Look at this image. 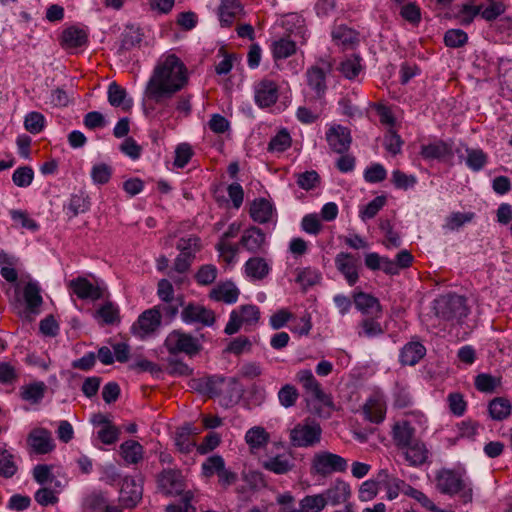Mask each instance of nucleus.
<instances>
[{"mask_svg": "<svg viewBox=\"0 0 512 512\" xmlns=\"http://www.w3.org/2000/svg\"><path fill=\"white\" fill-rule=\"evenodd\" d=\"M436 488L442 494L454 495L464 489L461 475L451 469H441L436 474Z\"/></svg>", "mask_w": 512, "mask_h": 512, "instance_id": "12", "label": "nucleus"}, {"mask_svg": "<svg viewBox=\"0 0 512 512\" xmlns=\"http://www.w3.org/2000/svg\"><path fill=\"white\" fill-rule=\"evenodd\" d=\"M217 277V268L212 264H206L201 266L196 275L195 279L200 285L212 284Z\"/></svg>", "mask_w": 512, "mask_h": 512, "instance_id": "57", "label": "nucleus"}, {"mask_svg": "<svg viewBox=\"0 0 512 512\" xmlns=\"http://www.w3.org/2000/svg\"><path fill=\"white\" fill-rule=\"evenodd\" d=\"M505 5L501 1L486 0L481 3V17L486 21H493L505 12Z\"/></svg>", "mask_w": 512, "mask_h": 512, "instance_id": "44", "label": "nucleus"}, {"mask_svg": "<svg viewBox=\"0 0 512 512\" xmlns=\"http://www.w3.org/2000/svg\"><path fill=\"white\" fill-rule=\"evenodd\" d=\"M142 38L143 33L141 32L139 27H136L134 25H127L122 33L119 51H127L136 47L141 43Z\"/></svg>", "mask_w": 512, "mask_h": 512, "instance_id": "33", "label": "nucleus"}, {"mask_svg": "<svg viewBox=\"0 0 512 512\" xmlns=\"http://www.w3.org/2000/svg\"><path fill=\"white\" fill-rule=\"evenodd\" d=\"M121 455L128 464H137L143 458V447L134 440H128L120 445Z\"/></svg>", "mask_w": 512, "mask_h": 512, "instance_id": "31", "label": "nucleus"}, {"mask_svg": "<svg viewBox=\"0 0 512 512\" xmlns=\"http://www.w3.org/2000/svg\"><path fill=\"white\" fill-rule=\"evenodd\" d=\"M320 183V176L315 170L306 171L297 175V184L304 190L316 188Z\"/></svg>", "mask_w": 512, "mask_h": 512, "instance_id": "58", "label": "nucleus"}, {"mask_svg": "<svg viewBox=\"0 0 512 512\" xmlns=\"http://www.w3.org/2000/svg\"><path fill=\"white\" fill-rule=\"evenodd\" d=\"M188 83V71L183 61L175 54L159 59L147 82L146 96L156 103L171 98Z\"/></svg>", "mask_w": 512, "mask_h": 512, "instance_id": "1", "label": "nucleus"}, {"mask_svg": "<svg viewBox=\"0 0 512 512\" xmlns=\"http://www.w3.org/2000/svg\"><path fill=\"white\" fill-rule=\"evenodd\" d=\"M69 286L80 299L97 300L102 297L100 288L94 286L86 278L78 277L71 280Z\"/></svg>", "mask_w": 512, "mask_h": 512, "instance_id": "24", "label": "nucleus"}, {"mask_svg": "<svg viewBox=\"0 0 512 512\" xmlns=\"http://www.w3.org/2000/svg\"><path fill=\"white\" fill-rule=\"evenodd\" d=\"M164 346L172 355L184 353L190 357L195 356L202 349L198 338L181 330L170 332L164 341Z\"/></svg>", "mask_w": 512, "mask_h": 512, "instance_id": "5", "label": "nucleus"}, {"mask_svg": "<svg viewBox=\"0 0 512 512\" xmlns=\"http://www.w3.org/2000/svg\"><path fill=\"white\" fill-rule=\"evenodd\" d=\"M242 12L243 7L238 0H222L218 11L221 25L229 27Z\"/></svg>", "mask_w": 512, "mask_h": 512, "instance_id": "27", "label": "nucleus"}, {"mask_svg": "<svg viewBox=\"0 0 512 512\" xmlns=\"http://www.w3.org/2000/svg\"><path fill=\"white\" fill-rule=\"evenodd\" d=\"M40 286L37 282H28L23 291V296L27 305V308L31 312H35L37 308H39L42 303L43 299L40 295Z\"/></svg>", "mask_w": 512, "mask_h": 512, "instance_id": "37", "label": "nucleus"}, {"mask_svg": "<svg viewBox=\"0 0 512 512\" xmlns=\"http://www.w3.org/2000/svg\"><path fill=\"white\" fill-rule=\"evenodd\" d=\"M46 390L44 382H35L21 388V397L23 400L36 404L42 400Z\"/></svg>", "mask_w": 512, "mask_h": 512, "instance_id": "41", "label": "nucleus"}, {"mask_svg": "<svg viewBox=\"0 0 512 512\" xmlns=\"http://www.w3.org/2000/svg\"><path fill=\"white\" fill-rule=\"evenodd\" d=\"M426 354L425 346L419 341H410L404 345L400 352V362L402 365L414 366Z\"/></svg>", "mask_w": 512, "mask_h": 512, "instance_id": "23", "label": "nucleus"}, {"mask_svg": "<svg viewBox=\"0 0 512 512\" xmlns=\"http://www.w3.org/2000/svg\"><path fill=\"white\" fill-rule=\"evenodd\" d=\"M31 447L38 454H46L53 450L54 444L51 433L46 429H35L28 437Z\"/></svg>", "mask_w": 512, "mask_h": 512, "instance_id": "26", "label": "nucleus"}, {"mask_svg": "<svg viewBox=\"0 0 512 512\" xmlns=\"http://www.w3.org/2000/svg\"><path fill=\"white\" fill-rule=\"evenodd\" d=\"M322 429L317 423H306L295 426L290 433L291 442L296 447H309L318 443Z\"/></svg>", "mask_w": 512, "mask_h": 512, "instance_id": "7", "label": "nucleus"}, {"mask_svg": "<svg viewBox=\"0 0 512 512\" xmlns=\"http://www.w3.org/2000/svg\"><path fill=\"white\" fill-rule=\"evenodd\" d=\"M300 509H292L285 512H320L327 505L322 494L305 496L299 503Z\"/></svg>", "mask_w": 512, "mask_h": 512, "instance_id": "39", "label": "nucleus"}, {"mask_svg": "<svg viewBox=\"0 0 512 512\" xmlns=\"http://www.w3.org/2000/svg\"><path fill=\"white\" fill-rule=\"evenodd\" d=\"M270 271V267L261 257L250 258L245 264L246 274L256 280L265 278Z\"/></svg>", "mask_w": 512, "mask_h": 512, "instance_id": "32", "label": "nucleus"}, {"mask_svg": "<svg viewBox=\"0 0 512 512\" xmlns=\"http://www.w3.org/2000/svg\"><path fill=\"white\" fill-rule=\"evenodd\" d=\"M87 35L84 30L77 27H69L62 33V45L66 48H76L84 45Z\"/></svg>", "mask_w": 512, "mask_h": 512, "instance_id": "35", "label": "nucleus"}, {"mask_svg": "<svg viewBox=\"0 0 512 512\" xmlns=\"http://www.w3.org/2000/svg\"><path fill=\"white\" fill-rule=\"evenodd\" d=\"M321 279L320 273L316 269L310 267L297 270L295 281L301 285L303 290L316 285Z\"/></svg>", "mask_w": 512, "mask_h": 512, "instance_id": "45", "label": "nucleus"}, {"mask_svg": "<svg viewBox=\"0 0 512 512\" xmlns=\"http://www.w3.org/2000/svg\"><path fill=\"white\" fill-rule=\"evenodd\" d=\"M363 412L365 417L373 423H380L384 420L385 417V411L383 407L376 401H369L366 403L363 407Z\"/></svg>", "mask_w": 512, "mask_h": 512, "instance_id": "56", "label": "nucleus"}, {"mask_svg": "<svg viewBox=\"0 0 512 512\" xmlns=\"http://www.w3.org/2000/svg\"><path fill=\"white\" fill-rule=\"evenodd\" d=\"M255 102L261 107H270L275 104L278 99V86L269 79H263L254 86Z\"/></svg>", "mask_w": 512, "mask_h": 512, "instance_id": "13", "label": "nucleus"}, {"mask_svg": "<svg viewBox=\"0 0 512 512\" xmlns=\"http://www.w3.org/2000/svg\"><path fill=\"white\" fill-rule=\"evenodd\" d=\"M224 467L225 461L223 457L220 455H212L202 463V475L206 478H210L213 475L218 476Z\"/></svg>", "mask_w": 512, "mask_h": 512, "instance_id": "46", "label": "nucleus"}, {"mask_svg": "<svg viewBox=\"0 0 512 512\" xmlns=\"http://www.w3.org/2000/svg\"><path fill=\"white\" fill-rule=\"evenodd\" d=\"M120 430L113 424L102 427L98 432V439L106 445L114 444L119 438Z\"/></svg>", "mask_w": 512, "mask_h": 512, "instance_id": "64", "label": "nucleus"}, {"mask_svg": "<svg viewBox=\"0 0 512 512\" xmlns=\"http://www.w3.org/2000/svg\"><path fill=\"white\" fill-rule=\"evenodd\" d=\"M161 324V312L159 308L154 307L144 311L133 325L132 329L140 337H144L154 332Z\"/></svg>", "mask_w": 512, "mask_h": 512, "instance_id": "15", "label": "nucleus"}, {"mask_svg": "<svg viewBox=\"0 0 512 512\" xmlns=\"http://www.w3.org/2000/svg\"><path fill=\"white\" fill-rule=\"evenodd\" d=\"M326 140L334 152L343 154L348 151L352 138L348 128L337 125L327 131Z\"/></svg>", "mask_w": 512, "mask_h": 512, "instance_id": "14", "label": "nucleus"}, {"mask_svg": "<svg viewBox=\"0 0 512 512\" xmlns=\"http://www.w3.org/2000/svg\"><path fill=\"white\" fill-rule=\"evenodd\" d=\"M403 450L405 460L413 467L424 465L430 456L429 449L420 439H416L410 445L405 446Z\"/></svg>", "mask_w": 512, "mask_h": 512, "instance_id": "19", "label": "nucleus"}, {"mask_svg": "<svg viewBox=\"0 0 512 512\" xmlns=\"http://www.w3.org/2000/svg\"><path fill=\"white\" fill-rule=\"evenodd\" d=\"M34 178V172L32 168L28 166H22L17 168L13 175H12V181L13 183L18 187H28Z\"/></svg>", "mask_w": 512, "mask_h": 512, "instance_id": "53", "label": "nucleus"}, {"mask_svg": "<svg viewBox=\"0 0 512 512\" xmlns=\"http://www.w3.org/2000/svg\"><path fill=\"white\" fill-rule=\"evenodd\" d=\"M468 41V35L461 29H450L444 35L445 45L451 48L464 46Z\"/></svg>", "mask_w": 512, "mask_h": 512, "instance_id": "51", "label": "nucleus"}, {"mask_svg": "<svg viewBox=\"0 0 512 512\" xmlns=\"http://www.w3.org/2000/svg\"><path fill=\"white\" fill-rule=\"evenodd\" d=\"M13 458L10 452L0 449V476L10 478L17 472V466Z\"/></svg>", "mask_w": 512, "mask_h": 512, "instance_id": "49", "label": "nucleus"}, {"mask_svg": "<svg viewBox=\"0 0 512 512\" xmlns=\"http://www.w3.org/2000/svg\"><path fill=\"white\" fill-rule=\"evenodd\" d=\"M466 165L473 171H480L487 162V155L481 149L465 148Z\"/></svg>", "mask_w": 512, "mask_h": 512, "instance_id": "47", "label": "nucleus"}, {"mask_svg": "<svg viewBox=\"0 0 512 512\" xmlns=\"http://www.w3.org/2000/svg\"><path fill=\"white\" fill-rule=\"evenodd\" d=\"M206 390L213 396L223 395L226 405L238 403L244 393L242 385L234 377H210L206 382Z\"/></svg>", "mask_w": 512, "mask_h": 512, "instance_id": "3", "label": "nucleus"}, {"mask_svg": "<svg viewBox=\"0 0 512 512\" xmlns=\"http://www.w3.org/2000/svg\"><path fill=\"white\" fill-rule=\"evenodd\" d=\"M239 289L234 283L228 281L215 286L209 293V297L217 302L233 304L238 300Z\"/></svg>", "mask_w": 512, "mask_h": 512, "instance_id": "22", "label": "nucleus"}, {"mask_svg": "<svg viewBox=\"0 0 512 512\" xmlns=\"http://www.w3.org/2000/svg\"><path fill=\"white\" fill-rule=\"evenodd\" d=\"M262 467L274 474L284 475L291 472L295 467L294 459L291 455L278 454L276 456L268 457L262 461Z\"/></svg>", "mask_w": 512, "mask_h": 512, "instance_id": "20", "label": "nucleus"}, {"mask_svg": "<svg viewBox=\"0 0 512 512\" xmlns=\"http://www.w3.org/2000/svg\"><path fill=\"white\" fill-rule=\"evenodd\" d=\"M273 213L272 204L265 198H259L252 202L250 206L251 218L260 224L270 221Z\"/></svg>", "mask_w": 512, "mask_h": 512, "instance_id": "29", "label": "nucleus"}, {"mask_svg": "<svg viewBox=\"0 0 512 512\" xmlns=\"http://www.w3.org/2000/svg\"><path fill=\"white\" fill-rule=\"evenodd\" d=\"M159 490L165 495H179L184 490V478L179 470H163L157 479Z\"/></svg>", "mask_w": 512, "mask_h": 512, "instance_id": "11", "label": "nucleus"}, {"mask_svg": "<svg viewBox=\"0 0 512 512\" xmlns=\"http://www.w3.org/2000/svg\"><path fill=\"white\" fill-rule=\"evenodd\" d=\"M321 494L324 498V501L326 502V505H346L349 503L348 500L351 497V488L349 483L341 478H336Z\"/></svg>", "mask_w": 512, "mask_h": 512, "instance_id": "10", "label": "nucleus"}, {"mask_svg": "<svg viewBox=\"0 0 512 512\" xmlns=\"http://www.w3.org/2000/svg\"><path fill=\"white\" fill-rule=\"evenodd\" d=\"M291 145V137L285 130L280 131L270 141L268 145L269 151L283 152Z\"/></svg>", "mask_w": 512, "mask_h": 512, "instance_id": "59", "label": "nucleus"}, {"mask_svg": "<svg viewBox=\"0 0 512 512\" xmlns=\"http://www.w3.org/2000/svg\"><path fill=\"white\" fill-rule=\"evenodd\" d=\"M421 156L424 159H437L444 160L446 158H452L454 151L450 143L444 141H437L421 147Z\"/></svg>", "mask_w": 512, "mask_h": 512, "instance_id": "25", "label": "nucleus"}, {"mask_svg": "<svg viewBox=\"0 0 512 512\" xmlns=\"http://www.w3.org/2000/svg\"><path fill=\"white\" fill-rule=\"evenodd\" d=\"M347 468L348 461L344 457L329 451H319L311 460V473L322 477L344 473Z\"/></svg>", "mask_w": 512, "mask_h": 512, "instance_id": "4", "label": "nucleus"}, {"mask_svg": "<svg viewBox=\"0 0 512 512\" xmlns=\"http://www.w3.org/2000/svg\"><path fill=\"white\" fill-rule=\"evenodd\" d=\"M353 299L356 308L363 314L381 313L382 309L379 300L371 294L365 292H355L353 294Z\"/></svg>", "mask_w": 512, "mask_h": 512, "instance_id": "28", "label": "nucleus"}, {"mask_svg": "<svg viewBox=\"0 0 512 512\" xmlns=\"http://www.w3.org/2000/svg\"><path fill=\"white\" fill-rule=\"evenodd\" d=\"M499 384L500 379L490 374L482 373L475 378V387L481 392L492 393Z\"/></svg>", "mask_w": 512, "mask_h": 512, "instance_id": "50", "label": "nucleus"}, {"mask_svg": "<svg viewBox=\"0 0 512 512\" xmlns=\"http://www.w3.org/2000/svg\"><path fill=\"white\" fill-rule=\"evenodd\" d=\"M391 434L395 446L399 449H404L417 439L415 427L406 420L396 422Z\"/></svg>", "mask_w": 512, "mask_h": 512, "instance_id": "18", "label": "nucleus"}, {"mask_svg": "<svg viewBox=\"0 0 512 512\" xmlns=\"http://www.w3.org/2000/svg\"><path fill=\"white\" fill-rule=\"evenodd\" d=\"M433 311L438 318L446 321L465 318L469 313L466 299L456 294H448L434 300Z\"/></svg>", "mask_w": 512, "mask_h": 512, "instance_id": "2", "label": "nucleus"}, {"mask_svg": "<svg viewBox=\"0 0 512 512\" xmlns=\"http://www.w3.org/2000/svg\"><path fill=\"white\" fill-rule=\"evenodd\" d=\"M108 102L113 107H121L123 110H129L132 107V100L127 98L126 90L112 82L108 86Z\"/></svg>", "mask_w": 512, "mask_h": 512, "instance_id": "30", "label": "nucleus"}, {"mask_svg": "<svg viewBox=\"0 0 512 512\" xmlns=\"http://www.w3.org/2000/svg\"><path fill=\"white\" fill-rule=\"evenodd\" d=\"M488 410L492 419L500 421L510 415L511 404L509 400L498 397L490 401Z\"/></svg>", "mask_w": 512, "mask_h": 512, "instance_id": "40", "label": "nucleus"}, {"mask_svg": "<svg viewBox=\"0 0 512 512\" xmlns=\"http://www.w3.org/2000/svg\"><path fill=\"white\" fill-rule=\"evenodd\" d=\"M95 318L102 320L103 324L115 325L120 323L119 308L112 302H106L95 312Z\"/></svg>", "mask_w": 512, "mask_h": 512, "instance_id": "38", "label": "nucleus"}, {"mask_svg": "<svg viewBox=\"0 0 512 512\" xmlns=\"http://www.w3.org/2000/svg\"><path fill=\"white\" fill-rule=\"evenodd\" d=\"M245 440L251 449H260L269 441V434L262 427H253L246 432Z\"/></svg>", "mask_w": 512, "mask_h": 512, "instance_id": "43", "label": "nucleus"}, {"mask_svg": "<svg viewBox=\"0 0 512 512\" xmlns=\"http://www.w3.org/2000/svg\"><path fill=\"white\" fill-rule=\"evenodd\" d=\"M361 61L362 58L359 55H351L341 61L338 70L346 79L352 80L356 78L363 69Z\"/></svg>", "mask_w": 512, "mask_h": 512, "instance_id": "34", "label": "nucleus"}, {"mask_svg": "<svg viewBox=\"0 0 512 512\" xmlns=\"http://www.w3.org/2000/svg\"><path fill=\"white\" fill-rule=\"evenodd\" d=\"M110 505L101 492H92L82 502V512H103Z\"/></svg>", "mask_w": 512, "mask_h": 512, "instance_id": "36", "label": "nucleus"}, {"mask_svg": "<svg viewBox=\"0 0 512 512\" xmlns=\"http://www.w3.org/2000/svg\"><path fill=\"white\" fill-rule=\"evenodd\" d=\"M57 493L58 491H54L48 487H43L36 491L34 498L41 506L54 505L58 502Z\"/></svg>", "mask_w": 512, "mask_h": 512, "instance_id": "62", "label": "nucleus"}, {"mask_svg": "<svg viewBox=\"0 0 512 512\" xmlns=\"http://www.w3.org/2000/svg\"><path fill=\"white\" fill-rule=\"evenodd\" d=\"M296 52L295 42L280 39L273 43V56L275 59H286Z\"/></svg>", "mask_w": 512, "mask_h": 512, "instance_id": "48", "label": "nucleus"}, {"mask_svg": "<svg viewBox=\"0 0 512 512\" xmlns=\"http://www.w3.org/2000/svg\"><path fill=\"white\" fill-rule=\"evenodd\" d=\"M475 218L474 212H452L446 217L443 228L449 231H455Z\"/></svg>", "mask_w": 512, "mask_h": 512, "instance_id": "42", "label": "nucleus"}, {"mask_svg": "<svg viewBox=\"0 0 512 512\" xmlns=\"http://www.w3.org/2000/svg\"><path fill=\"white\" fill-rule=\"evenodd\" d=\"M321 66L313 65L306 71V80L309 88L315 93V97L321 99L327 90L326 75L330 73L332 64L321 60Z\"/></svg>", "mask_w": 512, "mask_h": 512, "instance_id": "6", "label": "nucleus"}, {"mask_svg": "<svg viewBox=\"0 0 512 512\" xmlns=\"http://www.w3.org/2000/svg\"><path fill=\"white\" fill-rule=\"evenodd\" d=\"M387 171L383 165L375 163L364 172V178L369 183H378L386 179Z\"/></svg>", "mask_w": 512, "mask_h": 512, "instance_id": "63", "label": "nucleus"}, {"mask_svg": "<svg viewBox=\"0 0 512 512\" xmlns=\"http://www.w3.org/2000/svg\"><path fill=\"white\" fill-rule=\"evenodd\" d=\"M112 168L106 163H99L92 167L91 178L95 184L103 185L109 182Z\"/></svg>", "mask_w": 512, "mask_h": 512, "instance_id": "52", "label": "nucleus"}, {"mask_svg": "<svg viewBox=\"0 0 512 512\" xmlns=\"http://www.w3.org/2000/svg\"><path fill=\"white\" fill-rule=\"evenodd\" d=\"M266 236L262 230L252 226L243 232L240 245L251 253L261 252L265 245Z\"/></svg>", "mask_w": 512, "mask_h": 512, "instance_id": "21", "label": "nucleus"}, {"mask_svg": "<svg viewBox=\"0 0 512 512\" xmlns=\"http://www.w3.org/2000/svg\"><path fill=\"white\" fill-rule=\"evenodd\" d=\"M386 203L385 196H377L370 201L363 210L360 211V217L365 219H371L383 208Z\"/></svg>", "mask_w": 512, "mask_h": 512, "instance_id": "60", "label": "nucleus"}, {"mask_svg": "<svg viewBox=\"0 0 512 512\" xmlns=\"http://www.w3.org/2000/svg\"><path fill=\"white\" fill-rule=\"evenodd\" d=\"M45 118L39 112H30L26 115L24 126L32 134L40 133L44 128Z\"/></svg>", "mask_w": 512, "mask_h": 512, "instance_id": "54", "label": "nucleus"}, {"mask_svg": "<svg viewBox=\"0 0 512 512\" xmlns=\"http://www.w3.org/2000/svg\"><path fill=\"white\" fill-rule=\"evenodd\" d=\"M142 486L132 477H125L119 493V501L126 508H133L142 498Z\"/></svg>", "mask_w": 512, "mask_h": 512, "instance_id": "16", "label": "nucleus"}, {"mask_svg": "<svg viewBox=\"0 0 512 512\" xmlns=\"http://www.w3.org/2000/svg\"><path fill=\"white\" fill-rule=\"evenodd\" d=\"M335 265L350 286H353L358 281V263L357 259L352 254L345 252L338 253L335 257Z\"/></svg>", "mask_w": 512, "mask_h": 512, "instance_id": "17", "label": "nucleus"}, {"mask_svg": "<svg viewBox=\"0 0 512 512\" xmlns=\"http://www.w3.org/2000/svg\"><path fill=\"white\" fill-rule=\"evenodd\" d=\"M296 381L299 382L305 391L311 394L316 400L325 406H332V399L322 389L311 370L303 369L297 372Z\"/></svg>", "mask_w": 512, "mask_h": 512, "instance_id": "9", "label": "nucleus"}, {"mask_svg": "<svg viewBox=\"0 0 512 512\" xmlns=\"http://www.w3.org/2000/svg\"><path fill=\"white\" fill-rule=\"evenodd\" d=\"M181 312V319L186 324L200 323L203 326H212L215 323V314L211 309H208L197 303H188L184 305Z\"/></svg>", "mask_w": 512, "mask_h": 512, "instance_id": "8", "label": "nucleus"}, {"mask_svg": "<svg viewBox=\"0 0 512 512\" xmlns=\"http://www.w3.org/2000/svg\"><path fill=\"white\" fill-rule=\"evenodd\" d=\"M299 397L297 389L290 384L284 385L278 392V399L282 406L289 408L293 406Z\"/></svg>", "mask_w": 512, "mask_h": 512, "instance_id": "55", "label": "nucleus"}, {"mask_svg": "<svg viewBox=\"0 0 512 512\" xmlns=\"http://www.w3.org/2000/svg\"><path fill=\"white\" fill-rule=\"evenodd\" d=\"M450 411L456 416H462L466 411V401L461 393L453 392L447 397Z\"/></svg>", "mask_w": 512, "mask_h": 512, "instance_id": "61", "label": "nucleus"}]
</instances>
